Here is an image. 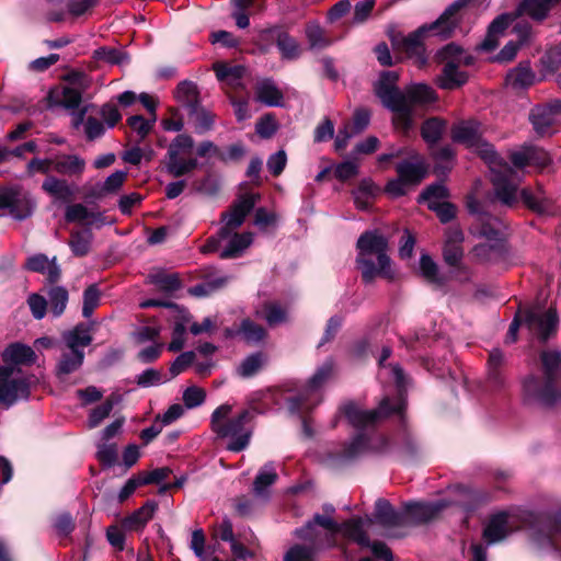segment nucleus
I'll return each instance as SVG.
<instances>
[{"instance_id":"f257e3e1","label":"nucleus","mask_w":561,"mask_h":561,"mask_svg":"<svg viewBox=\"0 0 561 561\" xmlns=\"http://www.w3.org/2000/svg\"><path fill=\"white\" fill-rule=\"evenodd\" d=\"M392 351L383 346L378 358L380 380L392 379L397 387V397L391 400L385 397L378 408L365 410L354 401H348L341 405L342 413L347 422L358 431V434L346 445L342 458L346 460L354 459L366 453H385L388 450L389 442L382 435H369L364 431L374 430L376 424L394 413L401 414L405 408L404 393L407 391L408 379L400 365H386L385 362L390 357Z\"/></svg>"},{"instance_id":"f03ea898","label":"nucleus","mask_w":561,"mask_h":561,"mask_svg":"<svg viewBox=\"0 0 561 561\" xmlns=\"http://www.w3.org/2000/svg\"><path fill=\"white\" fill-rule=\"evenodd\" d=\"M451 138L472 149L489 165L495 199L506 207H513L518 199V186L513 180L515 171L494 146L482 138L480 124L477 121H462L454 125Z\"/></svg>"},{"instance_id":"7ed1b4c3","label":"nucleus","mask_w":561,"mask_h":561,"mask_svg":"<svg viewBox=\"0 0 561 561\" xmlns=\"http://www.w3.org/2000/svg\"><path fill=\"white\" fill-rule=\"evenodd\" d=\"M399 76L396 71L381 72L375 85L376 95L382 105L393 113L396 129L408 134L413 128L414 105H427L437 100L434 89L425 83H413L401 91L397 87Z\"/></svg>"},{"instance_id":"20e7f679","label":"nucleus","mask_w":561,"mask_h":561,"mask_svg":"<svg viewBox=\"0 0 561 561\" xmlns=\"http://www.w3.org/2000/svg\"><path fill=\"white\" fill-rule=\"evenodd\" d=\"M255 202V195H247L236 201L229 210L222 213L220 216L221 227L215 236L207 239L203 251L217 252L224 260L242 256L253 243L254 234L250 231L239 233L237 230L254 208Z\"/></svg>"},{"instance_id":"39448f33","label":"nucleus","mask_w":561,"mask_h":561,"mask_svg":"<svg viewBox=\"0 0 561 561\" xmlns=\"http://www.w3.org/2000/svg\"><path fill=\"white\" fill-rule=\"evenodd\" d=\"M543 376L528 375L523 380V394L526 401L551 407L561 400V350L550 348L540 353Z\"/></svg>"},{"instance_id":"423d86ee","label":"nucleus","mask_w":561,"mask_h":561,"mask_svg":"<svg viewBox=\"0 0 561 561\" xmlns=\"http://www.w3.org/2000/svg\"><path fill=\"white\" fill-rule=\"evenodd\" d=\"M356 265L364 283L369 284L377 277L387 279L394 277L388 255L389 240L379 230L362 233L356 242Z\"/></svg>"},{"instance_id":"0eeeda50","label":"nucleus","mask_w":561,"mask_h":561,"mask_svg":"<svg viewBox=\"0 0 561 561\" xmlns=\"http://www.w3.org/2000/svg\"><path fill=\"white\" fill-rule=\"evenodd\" d=\"M470 0H456L453 2L430 26H422L403 37L401 42L402 48L409 56H415L424 62L423 33L434 31L436 35L443 38L450 37L460 26L462 19L467 14L466 8Z\"/></svg>"},{"instance_id":"6e6552de","label":"nucleus","mask_w":561,"mask_h":561,"mask_svg":"<svg viewBox=\"0 0 561 561\" xmlns=\"http://www.w3.org/2000/svg\"><path fill=\"white\" fill-rule=\"evenodd\" d=\"M232 411L230 404L219 405L211 414V430L220 438H229L227 449L239 453L244 450L252 436V431L247 426L252 414L249 410H243L234 417H229Z\"/></svg>"},{"instance_id":"1a4fd4ad","label":"nucleus","mask_w":561,"mask_h":561,"mask_svg":"<svg viewBox=\"0 0 561 561\" xmlns=\"http://www.w3.org/2000/svg\"><path fill=\"white\" fill-rule=\"evenodd\" d=\"M333 373L334 362L332 359L325 360L310 377L304 390L287 400L290 412L302 415L317 407L322 400L320 389L332 377Z\"/></svg>"},{"instance_id":"9d476101","label":"nucleus","mask_w":561,"mask_h":561,"mask_svg":"<svg viewBox=\"0 0 561 561\" xmlns=\"http://www.w3.org/2000/svg\"><path fill=\"white\" fill-rule=\"evenodd\" d=\"M30 394L31 381L21 368L0 366V409L9 410L19 401L28 400Z\"/></svg>"},{"instance_id":"9b49d317","label":"nucleus","mask_w":561,"mask_h":561,"mask_svg":"<svg viewBox=\"0 0 561 561\" xmlns=\"http://www.w3.org/2000/svg\"><path fill=\"white\" fill-rule=\"evenodd\" d=\"M193 146V138L186 134H180L172 140L165 156V170L170 175L180 178L197 168L198 161L195 158H185Z\"/></svg>"},{"instance_id":"f8f14e48","label":"nucleus","mask_w":561,"mask_h":561,"mask_svg":"<svg viewBox=\"0 0 561 561\" xmlns=\"http://www.w3.org/2000/svg\"><path fill=\"white\" fill-rule=\"evenodd\" d=\"M462 53V48L453 43L442 49L443 58L449 60L445 64L442 73L436 79V84L440 89L455 90L467 83L468 73L459 70Z\"/></svg>"},{"instance_id":"ddd939ff","label":"nucleus","mask_w":561,"mask_h":561,"mask_svg":"<svg viewBox=\"0 0 561 561\" xmlns=\"http://www.w3.org/2000/svg\"><path fill=\"white\" fill-rule=\"evenodd\" d=\"M460 505L466 511H471L473 507L465 500H458L455 502L440 500L437 502H411L404 504V515L407 516L405 526H415L425 524L438 516V514L450 505Z\"/></svg>"},{"instance_id":"4468645a","label":"nucleus","mask_w":561,"mask_h":561,"mask_svg":"<svg viewBox=\"0 0 561 561\" xmlns=\"http://www.w3.org/2000/svg\"><path fill=\"white\" fill-rule=\"evenodd\" d=\"M34 208V202L19 190H0V216L9 215L16 220H24L33 214Z\"/></svg>"},{"instance_id":"2eb2a0df","label":"nucleus","mask_w":561,"mask_h":561,"mask_svg":"<svg viewBox=\"0 0 561 561\" xmlns=\"http://www.w3.org/2000/svg\"><path fill=\"white\" fill-rule=\"evenodd\" d=\"M524 322L539 340L546 342L556 333L559 318L554 308H549L545 312L527 310L525 312Z\"/></svg>"},{"instance_id":"dca6fc26","label":"nucleus","mask_w":561,"mask_h":561,"mask_svg":"<svg viewBox=\"0 0 561 561\" xmlns=\"http://www.w3.org/2000/svg\"><path fill=\"white\" fill-rule=\"evenodd\" d=\"M409 157L396 165L398 175L409 185H419L427 175L428 165L423 156L408 150Z\"/></svg>"},{"instance_id":"f3484780","label":"nucleus","mask_w":561,"mask_h":561,"mask_svg":"<svg viewBox=\"0 0 561 561\" xmlns=\"http://www.w3.org/2000/svg\"><path fill=\"white\" fill-rule=\"evenodd\" d=\"M367 522L373 524L376 522L383 528L390 529L394 527H405L407 516L404 508L396 510L388 500L378 499L375 503V512L373 516H367Z\"/></svg>"},{"instance_id":"a211bd4d","label":"nucleus","mask_w":561,"mask_h":561,"mask_svg":"<svg viewBox=\"0 0 561 561\" xmlns=\"http://www.w3.org/2000/svg\"><path fill=\"white\" fill-rule=\"evenodd\" d=\"M467 207L471 214L477 215V221L480 225L478 230L479 237L497 242L501 239L502 221L496 217L480 211V204L473 198L468 201Z\"/></svg>"},{"instance_id":"6ab92c4d","label":"nucleus","mask_w":561,"mask_h":561,"mask_svg":"<svg viewBox=\"0 0 561 561\" xmlns=\"http://www.w3.org/2000/svg\"><path fill=\"white\" fill-rule=\"evenodd\" d=\"M267 335L266 330L255 323L253 320L245 318L239 327L226 328L225 337L236 339L241 337L245 343L254 345L263 342Z\"/></svg>"},{"instance_id":"aec40b11","label":"nucleus","mask_w":561,"mask_h":561,"mask_svg":"<svg viewBox=\"0 0 561 561\" xmlns=\"http://www.w3.org/2000/svg\"><path fill=\"white\" fill-rule=\"evenodd\" d=\"M510 513L502 511L491 515L483 529V538L489 543L499 542L510 534Z\"/></svg>"},{"instance_id":"412c9836","label":"nucleus","mask_w":561,"mask_h":561,"mask_svg":"<svg viewBox=\"0 0 561 561\" xmlns=\"http://www.w3.org/2000/svg\"><path fill=\"white\" fill-rule=\"evenodd\" d=\"M25 267L28 271L45 274L49 284H56L61 275V270L56 257L49 260L47 255L38 253L27 259Z\"/></svg>"},{"instance_id":"4be33fe9","label":"nucleus","mask_w":561,"mask_h":561,"mask_svg":"<svg viewBox=\"0 0 561 561\" xmlns=\"http://www.w3.org/2000/svg\"><path fill=\"white\" fill-rule=\"evenodd\" d=\"M36 358L37 356L31 346L19 342L11 343L2 353L4 365H10L16 368H20V365H33L36 362Z\"/></svg>"},{"instance_id":"5701e85b","label":"nucleus","mask_w":561,"mask_h":561,"mask_svg":"<svg viewBox=\"0 0 561 561\" xmlns=\"http://www.w3.org/2000/svg\"><path fill=\"white\" fill-rule=\"evenodd\" d=\"M174 98L188 114H197L201 100L199 91L195 82L188 80L181 81L174 91Z\"/></svg>"},{"instance_id":"b1692460","label":"nucleus","mask_w":561,"mask_h":561,"mask_svg":"<svg viewBox=\"0 0 561 561\" xmlns=\"http://www.w3.org/2000/svg\"><path fill=\"white\" fill-rule=\"evenodd\" d=\"M85 170V160L78 154L59 153L53 157V171L60 175L80 176Z\"/></svg>"},{"instance_id":"393cba45","label":"nucleus","mask_w":561,"mask_h":561,"mask_svg":"<svg viewBox=\"0 0 561 561\" xmlns=\"http://www.w3.org/2000/svg\"><path fill=\"white\" fill-rule=\"evenodd\" d=\"M556 112L549 103L546 106H537L530 113V122L535 131L540 136L551 135L552 127L557 123Z\"/></svg>"},{"instance_id":"a878e982","label":"nucleus","mask_w":561,"mask_h":561,"mask_svg":"<svg viewBox=\"0 0 561 561\" xmlns=\"http://www.w3.org/2000/svg\"><path fill=\"white\" fill-rule=\"evenodd\" d=\"M65 219L67 222H80L85 226L98 225L101 227L105 225L102 213L90 211L87 206L80 203L67 206Z\"/></svg>"},{"instance_id":"bb28decb","label":"nucleus","mask_w":561,"mask_h":561,"mask_svg":"<svg viewBox=\"0 0 561 561\" xmlns=\"http://www.w3.org/2000/svg\"><path fill=\"white\" fill-rule=\"evenodd\" d=\"M511 23L508 14H501L496 16L488 27L486 35L479 48L482 51H493L500 43V38L504 35L505 30Z\"/></svg>"},{"instance_id":"cd10ccee","label":"nucleus","mask_w":561,"mask_h":561,"mask_svg":"<svg viewBox=\"0 0 561 561\" xmlns=\"http://www.w3.org/2000/svg\"><path fill=\"white\" fill-rule=\"evenodd\" d=\"M520 198L529 209L538 214L547 213L552 205V199L546 194L541 185H537L535 190L529 187L523 188L520 191Z\"/></svg>"},{"instance_id":"c85d7f7f","label":"nucleus","mask_w":561,"mask_h":561,"mask_svg":"<svg viewBox=\"0 0 561 561\" xmlns=\"http://www.w3.org/2000/svg\"><path fill=\"white\" fill-rule=\"evenodd\" d=\"M369 526L370 524L366 518H351L342 524H340V533L343 537L356 542L357 545L364 547L369 545V538L365 530V526Z\"/></svg>"},{"instance_id":"c756f323","label":"nucleus","mask_w":561,"mask_h":561,"mask_svg":"<svg viewBox=\"0 0 561 561\" xmlns=\"http://www.w3.org/2000/svg\"><path fill=\"white\" fill-rule=\"evenodd\" d=\"M158 505L154 501L146 502L141 507L122 520L127 530H141L152 519Z\"/></svg>"},{"instance_id":"7c9ffc66","label":"nucleus","mask_w":561,"mask_h":561,"mask_svg":"<svg viewBox=\"0 0 561 561\" xmlns=\"http://www.w3.org/2000/svg\"><path fill=\"white\" fill-rule=\"evenodd\" d=\"M255 98L266 106H282L284 95L272 79H263L255 87Z\"/></svg>"},{"instance_id":"2f4dec72","label":"nucleus","mask_w":561,"mask_h":561,"mask_svg":"<svg viewBox=\"0 0 561 561\" xmlns=\"http://www.w3.org/2000/svg\"><path fill=\"white\" fill-rule=\"evenodd\" d=\"M68 350L83 351L92 343L90 328L84 323H79L71 330L65 331L61 335Z\"/></svg>"},{"instance_id":"473e14b6","label":"nucleus","mask_w":561,"mask_h":561,"mask_svg":"<svg viewBox=\"0 0 561 561\" xmlns=\"http://www.w3.org/2000/svg\"><path fill=\"white\" fill-rule=\"evenodd\" d=\"M557 535L561 536V510L554 514L543 529L531 527L533 540L538 546H554V537Z\"/></svg>"},{"instance_id":"72a5a7b5","label":"nucleus","mask_w":561,"mask_h":561,"mask_svg":"<svg viewBox=\"0 0 561 561\" xmlns=\"http://www.w3.org/2000/svg\"><path fill=\"white\" fill-rule=\"evenodd\" d=\"M42 188L49 194L54 199L59 202H70L75 195V188L66 181L54 175H48Z\"/></svg>"},{"instance_id":"f704fd0d","label":"nucleus","mask_w":561,"mask_h":561,"mask_svg":"<svg viewBox=\"0 0 561 561\" xmlns=\"http://www.w3.org/2000/svg\"><path fill=\"white\" fill-rule=\"evenodd\" d=\"M227 275H216L215 271L205 273L204 280L188 288V293L195 297H206L222 288L228 283Z\"/></svg>"},{"instance_id":"c9c22d12","label":"nucleus","mask_w":561,"mask_h":561,"mask_svg":"<svg viewBox=\"0 0 561 561\" xmlns=\"http://www.w3.org/2000/svg\"><path fill=\"white\" fill-rule=\"evenodd\" d=\"M84 351L68 350L64 352L58 359L55 368L56 376L59 379L77 371L83 364Z\"/></svg>"},{"instance_id":"e433bc0d","label":"nucleus","mask_w":561,"mask_h":561,"mask_svg":"<svg viewBox=\"0 0 561 561\" xmlns=\"http://www.w3.org/2000/svg\"><path fill=\"white\" fill-rule=\"evenodd\" d=\"M314 526H320L331 533L332 536L337 535L340 533V524L336 523L332 516L314 514L313 518L304 527L297 528L295 530V535L300 539H311V531Z\"/></svg>"},{"instance_id":"4c0bfd02","label":"nucleus","mask_w":561,"mask_h":561,"mask_svg":"<svg viewBox=\"0 0 561 561\" xmlns=\"http://www.w3.org/2000/svg\"><path fill=\"white\" fill-rule=\"evenodd\" d=\"M380 188L375 182L367 178L363 179L357 188L353 191L354 203L360 210L369 208L371 201L378 195Z\"/></svg>"},{"instance_id":"58836bf2","label":"nucleus","mask_w":561,"mask_h":561,"mask_svg":"<svg viewBox=\"0 0 561 561\" xmlns=\"http://www.w3.org/2000/svg\"><path fill=\"white\" fill-rule=\"evenodd\" d=\"M51 286L46 290V300L49 311L55 318L60 317L68 304L69 293L64 286Z\"/></svg>"},{"instance_id":"ea45409f","label":"nucleus","mask_w":561,"mask_h":561,"mask_svg":"<svg viewBox=\"0 0 561 561\" xmlns=\"http://www.w3.org/2000/svg\"><path fill=\"white\" fill-rule=\"evenodd\" d=\"M561 0H524L519 10L533 20L542 21L547 18L551 8Z\"/></svg>"},{"instance_id":"a19ab883","label":"nucleus","mask_w":561,"mask_h":561,"mask_svg":"<svg viewBox=\"0 0 561 561\" xmlns=\"http://www.w3.org/2000/svg\"><path fill=\"white\" fill-rule=\"evenodd\" d=\"M534 80L535 73L528 65H519L506 75V84L516 90L530 87Z\"/></svg>"},{"instance_id":"79ce46f5","label":"nucleus","mask_w":561,"mask_h":561,"mask_svg":"<svg viewBox=\"0 0 561 561\" xmlns=\"http://www.w3.org/2000/svg\"><path fill=\"white\" fill-rule=\"evenodd\" d=\"M502 364V351H500L499 348L491 351L488 360V380L494 389H500L505 383V379L501 371Z\"/></svg>"},{"instance_id":"37998d69","label":"nucleus","mask_w":561,"mask_h":561,"mask_svg":"<svg viewBox=\"0 0 561 561\" xmlns=\"http://www.w3.org/2000/svg\"><path fill=\"white\" fill-rule=\"evenodd\" d=\"M446 129V122L438 117L426 119L421 127V136L428 146L436 145Z\"/></svg>"},{"instance_id":"c03bdc74","label":"nucleus","mask_w":561,"mask_h":561,"mask_svg":"<svg viewBox=\"0 0 561 561\" xmlns=\"http://www.w3.org/2000/svg\"><path fill=\"white\" fill-rule=\"evenodd\" d=\"M276 46L283 59L294 60L299 58L301 50L298 42L286 32H279L276 37Z\"/></svg>"},{"instance_id":"a18cd8bd","label":"nucleus","mask_w":561,"mask_h":561,"mask_svg":"<svg viewBox=\"0 0 561 561\" xmlns=\"http://www.w3.org/2000/svg\"><path fill=\"white\" fill-rule=\"evenodd\" d=\"M93 234L90 229L71 232L69 247L76 256H84L89 253Z\"/></svg>"},{"instance_id":"49530a36","label":"nucleus","mask_w":561,"mask_h":561,"mask_svg":"<svg viewBox=\"0 0 561 561\" xmlns=\"http://www.w3.org/2000/svg\"><path fill=\"white\" fill-rule=\"evenodd\" d=\"M266 363V356L262 352H255L247 356L238 366L237 373L243 378L254 376Z\"/></svg>"},{"instance_id":"de8ad7c7","label":"nucleus","mask_w":561,"mask_h":561,"mask_svg":"<svg viewBox=\"0 0 561 561\" xmlns=\"http://www.w3.org/2000/svg\"><path fill=\"white\" fill-rule=\"evenodd\" d=\"M305 32L311 49H323L331 45V41L318 22L308 23Z\"/></svg>"},{"instance_id":"09e8293b","label":"nucleus","mask_w":561,"mask_h":561,"mask_svg":"<svg viewBox=\"0 0 561 561\" xmlns=\"http://www.w3.org/2000/svg\"><path fill=\"white\" fill-rule=\"evenodd\" d=\"M257 317L264 318L270 327L284 323L287 320V311L277 302H266L263 306V314L256 311Z\"/></svg>"},{"instance_id":"8fccbe9b","label":"nucleus","mask_w":561,"mask_h":561,"mask_svg":"<svg viewBox=\"0 0 561 561\" xmlns=\"http://www.w3.org/2000/svg\"><path fill=\"white\" fill-rule=\"evenodd\" d=\"M150 283L159 287L165 293H173L181 287V280L175 273L167 274L164 272L152 273L149 276Z\"/></svg>"},{"instance_id":"3c124183","label":"nucleus","mask_w":561,"mask_h":561,"mask_svg":"<svg viewBox=\"0 0 561 561\" xmlns=\"http://www.w3.org/2000/svg\"><path fill=\"white\" fill-rule=\"evenodd\" d=\"M276 480H277V473L275 471L273 463L270 462V463L264 465L263 468H261V470L257 472V474L255 477V480L253 483L254 492L256 494L264 493V491L270 485L275 483Z\"/></svg>"},{"instance_id":"603ef678","label":"nucleus","mask_w":561,"mask_h":561,"mask_svg":"<svg viewBox=\"0 0 561 561\" xmlns=\"http://www.w3.org/2000/svg\"><path fill=\"white\" fill-rule=\"evenodd\" d=\"M420 271L422 276L432 284L443 286L445 280L438 273V266L433 259L427 254H422L420 257Z\"/></svg>"},{"instance_id":"864d4df0","label":"nucleus","mask_w":561,"mask_h":561,"mask_svg":"<svg viewBox=\"0 0 561 561\" xmlns=\"http://www.w3.org/2000/svg\"><path fill=\"white\" fill-rule=\"evenodd\" d=\"M93 57L99 61L111 65H124L128 62L127 54L113 47H100L94 50Z\"/></svg>"},{"instance_id":"5fc2aeb1","label":"nucleus","mask_w":561,"mask_h":561,"mask_svg":"<svg viewBox=\"0 0 561 561\" xmlns=\"http://www.w3.org/2000/svg\"><path fill=\"white\" fill-rule=\"evenodd\" d=\"M448 197V190L443 183L428 185L419 196V203H440Z\"/></svg>"},{"instance_id":"6e6d98bb","label":"nucleus","mask_w":561,"mask_h":561,"mask_svg":"<svg viewBox=\"0 0 561 561\" xmlns=\"http://www.w3.org/2000/svg\"><path fill=\"white\" fill-rule=\"evenodd\" d=\"M116 400L113 397L107 398L102 404L94 408L88 420V425L90 428H94L99 426L104 419H106L112 412Z\"/></svg>"},{"instance_id":"4d7b16f0","label":"nucleus","mask_w":561,"mask_h":561,"mask_svg":"<svg viewBox=\"0 0 561 561\" xmlns=\"http://www.w3.org/2000/svg\"><path fill=\"white\" fill-rule=\"evenodd\" d=\"M100 302V290L95 285L89 286L83 291L82 316L90 318Z\"/></svg>"},{"instance_id":"13d9d810","label":"nucleus","mask_w":561,"mask_h":561,"mask_svg":"<svg viewBox=\"0 0 561 561\" xmlns=\"http://www.w3.org/2000/svg\"><path fill=\"white\" fill-rule=\"evenodd\" d=\"M218 80H231V82L239 81L243 73L244 68L242 66H227L224 64H216L214 66Z\"/></svg>"},{"instance_id":"bf43d9fd","label":"nucleus","mask_w":561,"mask_h":561,"mask_svg":"<svg viewBox=\"0 0 561 561\" xmlns=\"http://www.w3.org/2000/svg\"><path fill=\"white\" fill-rule=\"evenodd\" d=\"M168 380L169 379H163L161 371L154 368H147L136 378L137 385L141 388L158 386Z\"/></svg>"},{"instance_id":"052dcab7","label":"nucleus","mask_w":561,"mask_h":561,"mask_svg":"<svg viewBox=\"0 0 561 561\" xmlns=\"http://www.w3.org/2000/svg\"><path fill=\"white\" fill-rule=\"evenodd\" d=\"M96 457L104 468L113 467L118 458L117 447L115 444H103L99 446Z\"/></svg>"},{"instance_id":"680f3d73","label":"nucleus","mask_w":561,"mask_h":561,"mask_svg":"<svg viewBox=\"0 0 561 561\" xmlns=\"http://www.w3.org/2000/svg\"><path fill=\"white\" fill-rule=\"evenodd\" d=\"M206 392L198 387L192 386L184 390L183 401L186 409H194L204 403Z\"/></svg>"},{"instance_id":"e2e57ef3","label":"nucleus","mask_w":561,"mask_h":561,"mask_svg":"<svg viewBox=\"0 0 561 561\" xmlns=\"http://www.w3.org/2000/svg\"><path fill=\"white\" fill-rule=\"evenodd\" d=\"M126 176H127L126 171H122V170L115 171L114 173L108 175L105 179V181L102 183V185L100 187V192L103 194H107V193H114V192L118 191L122 187V185L124 184Z\"/></svg>"},{"instance_id":"0e129e2a","label":"nucleus","mask_w":561,"mask_h":561,"mask_svg":"<svg viewBox=\"0 0 561 561\" xmlns=\"http://www.w3.org/2000/svg\"><path fill=\"white\" fill-rule=\"evenodd\" d=\"M195 359V353L193 351L184 352L180 354L174 362L170 366L171 377L169 380L176 377L181 373H183L186 368H188Z\"/></svg>"},{"instance_id":"69168bd1","label":"nucleus","mask_w":561,"mask_h":561,"mask_svg":"<svg viewBox=\"0 0 561 561\" xmlns=\"http://www.w3.org/2000/svg\"><path fill=\"white\" fill-rule=\"evenodd\" d=\"M156 118L152 121L146 119L141 115H133L128 117L127 124L129 127L137 133V135L144 139L151 130Z\"/></svg>"},{"instance_id":"338daca9","label":"nucleus","mask_w":561,"mask_h":561,"mask_svg":"<svg viewBox=\"0 0 561 561\" xmlns=\"http://www.w3.org/2000/svg\"><path fill=\"white\" fill-rule=\"evenodd\" d=\"M542 64L546 69L552 72L561 67V43L546 51Z\"/></svg>"},{"instance_id":"774afa93","label":"nucleus","mask_w":561,"mask_h":561,"mask_svg":"<svg viewBox=\"0 0 561 561\" xmlns=\"http://www.w3.org/2000/svg\"><path fill=\"white\" fill-rule=\"evenodd\" d=\"M311 548L296 545L284 557V561H313Z\"/></svg>"}]
</instances>
